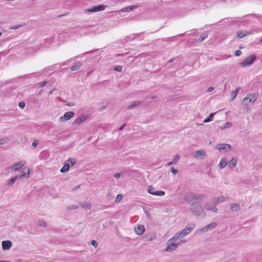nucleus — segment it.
I'll list each match as a JSON object with an SVG mask.
<instances>
[{
  "label": "nucleus",
  "mask_w": 262,
  "mask_h": 262,
  "mask_svg": "<svg viewBox=\"0 0 262 262\" xmlns=\"http://www.w3.org/2000/svg\"><path fill=\"white\" fill-rule=\"evenodd\" d=\"M206 198L207 195L205 194L189 192L186 194L184 196L183 199L187 204L191 205L194 201L202 202L203 200L206 199Z\"/></svg>",
  "instance_id": "1"
},
{
  "label": "nucleus",
  "mask_w": 262,
  "mask_h": 262,
  "mask_svg": "<svg viewBox=\"0 0 262 262\" xmlns=\"http://www.w3.org/2000/svg\"><path fill=\"white\" fill-rule=\"evenodd\" d=\"M201 201H195L191 204L190 209L193 214L196 217L204 218L206 213L202 207Z\"/></svg>",
  "instance_id": "2"
},
{
  "label": "nucleus",
  "mask_w": 262,
  "mask_h": 262,
  "mask_svg": "<svg viewBox=\"0 0 262 262\" xmlns=\"http://www.w3.org/2000/svg\"><path fill=\"white\" fill-rule=\"evenodd\" d=\"M256 58V56L255 54H251L246 57L242 62L240 63V66L242 67H246L251 66L253 64Z\"/></svg>",
  "instance_id": "3"
},
{
  "label": "nucleus",
  "mask_w": 262,
  "mask_h": 262,
  "mask_svg": "<svg viewBox=\"0 0 262 262\" xmlns=\"http://www.w3.org/2000/svg\"><path fill=\"white\" fill-rule=\"evenodd\" d=\"M257 95L256 94H249L243 99V102L245 105H249L253 103L257 99Z\"/></svg>",
  "instance_id": "4"
},
{
  "label": "nucleus",
  "mask_w": 262,
  "mask_h": 262,
  "mask_svg": "<svg viewBox=\"0 0 262 262\" xmlns=\"http://www.w3.org/2000/svg\"><path fill=\"white\" fill-rule=\"evenodd\" d=\"M204 207L205 210H210L213 212H216L218 210L217 208L215 207V205L212 199L205 203Z\"/></svg>",
  "instance_id": "5"
},
{
  "label": "nucleus",
  "mask_w": 262,
  "mask_h": 262,
  "mask_svg": "<svg viewBox=\"0 0 262 262\" xmlns=\"http://www.w3.org/2000/svg\"><path fill=\"white\" fill-rule=\"evenodd\" d=\"M195 224L193 223L188 224L186 227L180 232L182 234V237H184L187 235L195 228Z\"/></svg>",
  "instance_id": "6"
},
{
  "label": "nucleus",
  "mask_w": 262,
  "mask_h": 262,
  "mask_svg": "<svg viewBox=\"0 0 262 262\" xmlns=\"http://www.w3.org/2000/svg\"><path fill=\"white\" fill-rule=\"evenodd\" d=\"M88 117L86 115H82L79 118L76 119L73 123V126L75 129H76V127L82 123L84 122L87 119Z\"/></svg>",
  "instance_id": "7"
},
{
  "label": "nucleus",
  "mask_w": 262,
  "mask_h": 262,
  "mask_svg": "<svg viewBox=\"0 0 262 262\" xmlns=\"http://www.w3.org/2000/svg\"><path fill=\"white\" fill-rule=\"evenodd\" d=\"M148 192L152 195L156 196H163L165 194V192L162 190H155V188L152 186H149L148 187Z\"/></svg>",
  "instance_id": "8"
},
{
  "label": "nucleus",
  "mask_w": 262,
  "mask_h": 262,
  "mask_svg": "<svg viewBox=\"0 0 262 262\" xmlns=\"http://www.w3.org/2000/svg\"><path fill=\"white\" fill-rule=\"evenodd\" d=\"M216 148L221 152H227L231 150V146L228 144H219L216 145Z\"/></svg>",
  "instance_id": "9"
},
{
  "label": "nucleus",
  "mask_w": 262,
  "mask_h": 262,
  "mask_svg": "<svg viewBox=\"0 0 262 262\" xmlns=\"http://www.w3.org/2000/svg\"><path fill=\"white\" fill-rule=\"evenodd\" d=\"M18 179L26 178L28 179L30 176V170L27 167H24L21 169L19 175L16 176Z\"/></svg>",
  "instance_id": "10"
},
{
  "label": "nucleus",
  "mask_w": 262,
  "mask_h": 262,
  "mask_svg": "<svg viewBox=\"0 0 262 262\" xmlns=\"http://www.w3.org/2000/svg\"><path fill=\"white\" fill-rule=\"evenodd\" d=\"M192 156L196 159H203L206 156V153L204 150H198L193 152Z\"/></svg>",
  "instance_id": "11"
},
{
  "label": "nucleus",
  "mask_w": 262,
  "mask_h": 262,
  "mask_svg": "<svg viewBox=\"0 0 262 262\" xmlns=\"http://www.w3.org/2000/svg\"><path fill=\"white\" fill-rule=\"evenodd\" d=\"M74 114V112L72 111L66 112L64 114L63 116L60 117V120L62 122L68 121L73 117Z\"/></svg>",
  "instance_id": "12"
},
{
  "label": "nucleus",
  "mask_w": 262,
  "mask_h": 262,
  "mask_svg": "<svg viewBox=\"0 0 262 262\" xmlns=\"http://www.w3.org/2000/svg\"><path fill=\"white\" fill-rule=\"evenodd\" d=\"M106 7L104 5H97L91 7L90 9H87V11L89 12H96L103 10Z\"/></svg>",
  "instance_id": "13"
},
{
  "label": "nucleus",
  "mask_w": 262,
  "mask_h": 262,
  "mask_svg": "<svg viewBox=\"0 0 262 262\" xmlns=\"http://www.w3.org/2000/svg\"><path fill=\"white\" fill-rule=\"evenodd\" d=\"M216 225L217 224L216 223H211L200 229L199 231L201 232H207L209 230L214 229L216 226Z\"/></svg>",
  "instance_id": "14"
},
{
  "label": "nucleus",
  "mask_w": 262,
  "mask_h": 262,
  "mask_svg": "<svg viewBox=\"0 0 262 262\" xmlns=\"http://www.w3.org/2000/svg\"><path fill=\"white\" fill-rule=\"evenodd\" d=\"M144 33L143 32L137 34H132L129 36L126 37V39L127 41H130L134 40L136 39V36L142 37V38H144Z\"/></svg>",
  "instance_id": "15"
},
{
  "label": "nucleus",
  "mask_w": 262,
  "mask_h": 262,
  "mask_svg": "<svg viewBox=\"0 0 262 262\" xmlns=\"http://www.w3.org/2000/svg\"><path fill=\"white\" fill-rule=\"evenodd\" d=\"M135 233L139 235H142L145 231V227L143 225H139L138 227L134 228Z\"/></svg>",
  "instance_id": "16"
},
{
  "label": "nucleus",
  "mask_w": 262,
  "mask_h": 262,
  "mask_svg": "<svg viewBox=\"0 0 262 262\" xmlns=\"http://www.w3.org/2000/svg\"><path fill=\"white\" fill-rule=\"evenodd\" d=\"M253 34L252 31H239L237 32V36L239 38H242L247 35Z\"/></svg>",
  "instance_id": "17"
},
{
  "label": "nucleus",
  "mask_w": 262,
  "mask_h": 262,
  "mask_svg": "<svg viewBox=\"0 0 262 262\" xmlns=\"http://www.w3.org/2000/svg\"><path fill=\"white\" fill-rule=\"evenodd\" d=\"M2 248L3 250H8L9 249L12 245V243L10 241H4L2 243Z\"/></svg>",
  "instance_id": "18"
},
{
  "label": "nucleus",
  "mask_w": 262,
  "mask_h": 262,
  "mask_svg": "<svg viewBox=\"0 0 262 262\" xmlns=\"http://www.w3.org/2000/svg\"><path fill=\"white\" fill-rule=\"evenodd\" d=\"M178 244L170 243L166 248V251L169 252L174 251L178 246Z\"/></svg>",
  "instance_id": "19"
},
{
  "label": "nucleus",
  "mask_w": 262,
  "mask_h": 262,
  "mask_svg": "<svg viewBox=\"0 0 262 262\" xmlns=\"http://www.w3.org/2000/svg\"><path fill=\"white\" fill-rule=\"evenodd\" d=\"M237 162V158L233 157L232 158L228 163V166L231 168L233 169L235 168L236 166Z\"/></svg>",
  "instance_id": "20"
},
{
  "label": "nucleus",
  "mask_w": 262,
  "mask_h": 262,
  "mask_svg": "<svg viewBox=\"0 0 262 262\" xmlns=\"http://www.w3.org/2000/svg\"><path fill=\"white\" fill-rule=\"evenodd\" d=\"M156 238V235L154 233H150L144 235L143 239L145 241H151Z\"/></svg>",
  "instance_id": "21"
},
{
  "label": "nucleus",
  "mask_w": 262,
  "mask_h": 262,
  "mask_svg": "<svg viewBox=\"0 0 262 262\" xmlns=\"http://www.w3.org/2000/svg\"><path fill=\"white\" fill-rule=\"evenodd\" d=\"M24 165L22 161H19L11 167L12 170H19Z\"/></svg>",
  "instance_id": "22"
},
{
  "label": "nucleus",
  "mask_w": 262,
  "mask_h": 262,
  "mask_svg": "<svg viewBox=\"0 0 262 262\" xmlns=\"http://www.w3.org/2000/svg\"><path fill=\"white\" fill-rule=\"evenodd\" d=\"M226 199L224 196L218 197V198H214L212 199V200L215 204V206L221 203H222L225 201Z\"/></svg>",
  "instance_id": "23"
},
{
  "label": "nucleus",
  "mask_w": 262,
  "mask_h": 262,
  "mask_svg": "<svg viewBox=\"0 0 262 262\" xmlns=\"http://www.w3.org/2000/svg\"><path fill=\"white\" fill-rule=\"evenodd\" d=\"M82 66V63L81 61H78L75 64H74L72 67L71 68V70L72 71H75L81 68V67Z\"/></svg>",
  "instance_id": "24"
},
{
  "label": "nucleus",
  "mask_w": 262,
  "mask_h": 262,
  "mask_svg": "<svg viewBox=\"0 0 262 262\" xmlns=\"http://www.w3.org/2000/svg\"><path fill=\"white\" fill-rule=\"evenodd\" d=\"M227 165V161L225 158H223L221 160L218 166L220 168L223 169Z\"/></svg>",
  "instance_id": "25"
},
{
  "label": "nucleus",
  "mask_w": 262,
  "mask_h": 262,
  "mask_svg": "<svg viewBox=\"0 0 262 262\" xmlns=\"http://www.w3.org/2000/svg\"><path fill=\"white\" fill-rule=\"evenodd\" d=\"M70 169V164L69 163L66 162L64 163L63 166L60 169V172L61 173H64L68 172Z\"/></svg>",
  "instance_id": "26"
},
{
  "label": "nucleus",
  "mask_w": 262,
  "mask_h": 262,
  "mask_svg": "<svg viewBox=\"0 0 262 262\" xmlns=\"http://www.w3.org/2000/svg\"><path fill=\"white\" fill-rule=\"evenodd\" d=\"M18 177H17V176H14L12 178H11V179H10L8 181V183H7V186L8 187H11L13 186V185L14 184V183H15V182L16 181L17 179H18Z\"/></svg>",
  "instance_id": "27"
},
{
  "label": "nucleus",
  "mask_w": 262,
  "mask_h": 262,
  "mask_svg": "<svg viewBox=\"0 0 262 262\" xmlns=\"http://www.w3.org/2000/svg\"><path fill=\"white\" fill-rule=\"evenodd\" d=\"M230 208L232 211L236 212L240 209V206L238 204L232 203L230 205Z\"/></svg>",
  "instance_id": "28"
},
{
  "label": "nucleus",
  "mask_w": 262,
  "mask_h": 262,
  "mask_svg": "<svg viewBox=\"0 0 262 262\" xmlns=\"http://www.w3.org/2000/svg\"><path fill=\"white\" fill-rule=\"evenodd\" d=\"M137 8V6H130L123 8L121 9V12H129L133 10L134 9Z\"/></svg>",
  "instance_id": "29"
},
{
  "label": "nucleus",
  "mask_w": 262,
  "mask_h": 262,
  "mask_svg": "<svg viewBox=\"0 0 262 262\" xmlns=\"http://www.w3.org/2000/svg\"><path fill=\"white\" fill-rule=\"evenodd\" d=\"M140 103H141V101H135L133 103H132L127 107V108L128 109V110L132 109L134 107H135V106H136L138 105L139 104H140Z\"/></svg>",
  "instance_id": "30"
},
{
  "label": "nucleus",
  "mask_w": 262,
  "mask_h": 262,
  "mask_svg": "<svg viewBox=\"0 0 262 262\" xmlns=\"http://www.w3.org/2000/svg\"><path fill=\"white\" fill-rule=\"evenodd\" d=\"M182 234H181L180 232H178L177 233H176L174 234V235L171 238H170L169 241H168V243H170V242L172 241H174V240H177V239H178L179 238H182Z\"/></svg>",
  "instance_id": "31"
},
{
  "label": "nucleus",
  "mask_w": 262,
  "mask_h": 262,
  "mask_svg": "<svg viewBox=\"0 0 262 262\" xmlns=\"http://www.w3.org/2000/svg\"><path fill=\"white\" fill-rule=\"evenodd\" d=\"M215 113H212L210 114L209 116L207 118H206L203 121V122L204 123H208V122L211 121L213 120V116L215 115Z\"/></svg>",
  "instance_id": "32"
},
{
  "label": "nucleus",
  "mask_w": 262,
  "mask_h": 262,
  "mask_svg": "<svg viewBox=\"0 0 262 262\" xmlns=\"http://www.w3.org/2000/svg\"><path fill=\"white\" fill-rule=\"evenodd\" d=\"M239 89V88H237L234 91L232 92V93H231V100H233L235 99V98L236 97V96L237 95Z\"/></svg>",
  "instance_id": "33"
},
{
  "label": "nucleus",
  "mask_w": 262,
  "mask_h": 262,
  "mask_svg": "<svg viewBox=\"0 0 262 262\" xmlns=\"http://www.w3.org/2000/svg\"><path fill=\"white\" fill-rule=\"evenodd\" d=\"M45 128L49 130H52L54 128V126L53 123L51 122H49L45 125Z\"/></svg>",
  "instance_id": "34"
},
{
  "label": "nucleus",
  "mask_w": 262,
  "mask_h": 262,
  "mask_svg": "<svg viewBox=\"0 0 262 262\" xmlns=\"http://www.w3.org/2000/svg\"><path fill=\"white\" fill-rule=\"evenodd\" d=\"M208 37V33H204L203 35L200 36V37L198 39L199 42L203 41L204 40H205L206 38H207Z\"/></svg>",
  "instance_id": "35"
},
{
  "label": "nucleus",
  "mask_w": 262,
  "mask_h": 262,
  "mask_svg": "<svg viewBox=\"0 0 262 262\" xmlns=\"http://www.w3.org/2000/svg\"><path fill=\"white\" fill-rule=\"evenodd\" d=\"M79 205L82 208H86L88 209H91V205L86 203H80Z\"/></svg>",
  "instance_id": "36"
},
{
  "label": "nucleus",
  "mask_w": 262,
  "mask_h": 262,
  "mask_svg": "<svg viewBox=\"0 0 262 262\" xmlns=\"http://www.w3.org/2000/svg\"><path fill=\"white\" fill-rule=\"evenodd\" d=\"M37 225L38 226H40V227H47V224L46 223V222L44 221H42V220L38 221L37 222Z\"/></svg>",
  "instance_id": "37"
},
{
  "label": "nucleus",
  "mask_w": 262,
  "mask_h": 262,
  "mask_svg": "<svg viewBox=\"0 0 262 262\" xmlns=\"http://www.w3.org/2000/svg\"><path fill=\"white\" fill-rule=\"evenodd\" d=\"M69 161L71 162V166H73L76 163V160L74 158H69L68 160L66 161L67 163H69Z\"/></svg>",
  "instance_id": "38"
},
{
  "label": "nucleus",
  "mask_w": 262,
  "mask_h": 262,
  "mask_svg": "<svg viewBox=\"0 0 262 262\" xmlns=\"http://www.w3.org/2000/svg\"><path fill=\"white\" fill-rule=\"evenodd\" d=\"M122 197L123 195L121 194H118L116 198L115 202L119 203L122 199Z\"/></svg>",
  "instance_id": "39"
},
{
  "label": "nucleus",
  "mask_w": 262,
  "mask_h": 262,
  "mask_svg": "<svg viewBox=\"0 0 262 262\" xmlns=\"http://www.w3.org/2000/svg\"><path fill=\"white\" fill-rule=\"evenodd\" d=\"M231 126H232V124L229 122H227L225 123L224 127L223 128L222 127V129H226V128H229Z\"/></svg>",
  "instance_id": "40"
},
{
  "label": "nucleus",
  "mask_w": 262,
  "mask_h": 262,
  "mask_svg": "<svg viewBox=\"0 0 262 262\" xmlns=\"http://www.w3.org/2000/svg\"><path fill=\"white\" fill-rule=\"evenodd\" d=\"M8 140L9 139L7 138L0 139V145L7 143Z\"/></svg>",
  "instance_id": "41"
},
{
  "label": "nucleus",
  "mask_w": 262,
  "mask_h": 262,
  "mask_svg": "<svg viewBox=\"0 0 262 262\" xmlns=\"http://www.w3.org/2000/svg\"><path fill=\"white\" fill-rule=\"evenodd\" d=\"M77 208H78V206L75 205H71L70 206L68 207V209L69 210H72Z\"/></svg>",
  "instance_id": "42"
},
{
  "label": "nucleus",
  "mask_w": 262,
  "mask_h": 262,
  "mask_svg": "<svg viewBox=\"0 0 262 262\" xmlns=\"http://www.w3.org/2000/svg\"><path fill=\"white\" fill-rule=\"evenodd\" d=\"M39 143V141L38 140H34L33 142H32V146L34 148H35L37 145Z\"/></svg>",
  "instance_id": "43"
},
{
  "label": "nucleus",
  "mask_w": 262,
  "mask_h": 262,
  "mask_svg": "<svg viewBox=\"0 0 262 262\" xmlns=\"http://www.w3.org/2000/svg\"><path fill=\"white\" fill-rule=\"evenodd\" d=\"M114 70L118 72H121L122 70V67L120 66H116L114 68Z\"/></svg>",
  "instance_id": "44"
},
{
  "label": "nucleus",
  "mask_w": 262,
  "mask_h": 262,
  "mask_svg": "<svg viewBox=\"0 0 262 262\" xmlns=\"http://www.w3.org/2000/svg\"><path fill=\"white\" fill-rule=\"evenodd\" d=\"M22 26H23V25H17L14 26H12L10 28L11 29L16 30V29L21 28Z\"/></svg>",
  "instance_id": "45"
},
{
  "label": "nucleus",
  "mask_w": 262,
  "mask_h": 262,
  "mask_svg": "<svg viewBox=\"0 0 262 262\" xmlns=\"http://www.w3.org/2000/svg\"><path fill=\"white\" fill-rule=\"evenodd\" d=\"M180 156L179 155H176L173 158V162L174 163H176L178 161V160L180 159Z\"/></svg>",
  "instance_id": "46"
},
{
  "label": "nucleus",
  "mask_w": 262,
  "mask_h": 262,
  "mask_svg": "<svg viewBox=\"0 0 262 262\" xmlns=\"http://www.w3.org/2000/svg\"><path fill=\"white\" fill-rule=\"evenodd\" d=\"M91 245L95 247H97V246H98V243L96 241L93 239L92 240L91 242Z\"/></svg>",
  "instance_id": "47"
},
{
  "label": "nucleus",
  "mask_w": 262,
  "mask_h": 262,
  "mask_svg": "<svg viewBox=\"0 0 262 262\" xmlns=\"http://www.w3.org/2000/svg\"><path fill=\"white\" fill-rule=\"evenodd\" d=\"M170 171L174 174H177L178 172V170L175 169L173 167H171L170 168Z\"/></svg>",
  "instance_id": "48"
},
{
  "label": "nucleus",
  "mask_w": 262,
  "mask_h": 262,
  "mask_svg": "<svg viewBox=\"0 0 262 262\" xmlns=\"http://www.w3.org/2000/svg\"><path fill=\"white\" fill-rule=\"evenodd\" d=\"M18 106L21 108H24L25 106V103L24 101L19 102L18 103Z\"/></svg>",
  "instance_id": "49"
},
{
  "label": "nucleus",
  "mask_w": 262,
  "mask_h": 262,
  "mask_svg": "<svg viewBox=\"0 0 262 262\" xmlns=\"http://www.w3.org/2000/svg\"><path fill=\"white\" fill-rule=\"evenodd\" d=\"M47 83V81H43L39 83V86L40 87H43V86H45L46 85Z\"/></svg>",
  "instance_id": "50"
},
{
  "label": "nucleus",
  "mask_w": 262,
  "mask_h": 262,
  "mask_svg": "<svg viewBox=\"0 0 262 262\" xmlns=\"http://www.w3.org/2000/svg\"><path fill=\"white\" fill-rule=\"evenodd\" d=\"M241 53H242V52H241V51H239V50H237V51H235V55L236 56H239V55L241 54Z\"/></svg>",
  "instance_id": "51"
},
{
  "label": "nucleus",
  "mask_w": 262,
  "mask_h": 262,
  "mask_svg": "<svg viewBox=\"0 0 262 262\" xmlns=\"http://www.w3.org/2000/svg\"><path fill=\"white\" fill-rule=\"evenodd\" d=\"M120 176H121L120 173H116L115 174H114V177L117 179L120 178Z\"/></svg>",
  "instance_id": "52"
},
{
  "label": "nucleus",
  "mask_w": 262,
  "mask_h": 262,
  "mask_svg": "<svg viewBox=\"0 0 262 262\" xmlns=\"http://www.w3.org/2000/svg\"><path fill=\"white\" fill-rule=\"evenodd\" d=\"M80 185H77V186H75V187H74V188H73L72 190H73V191H76V190H78V189L80 188Z\"/></svg>",
  "instance_id": "53"
},
{
  "label": "nucleus",
  "mask_w": 262,
  "mask_h": 262,
  "mask_svg": "<svg viewBox=\"0 0 262 262\" xmlns=\"http://www.w3.org/2000/svg\"><path fill=\"white\" fill-rule=\"evenodd\" d=\"M66 105H67L68 106H73L75 105V103H67L66 104Z\"/></svg>",
  "instance_id": "54"
},
{
  "label": "nucleus",
  "mask_w": 262,
  "mask_h": 262,
  "mask_svg": "<svg viewBox=\"0 0 262 262\" xmlns=\"http://www.w3.org/2000/svg\"><path fill=\"white\" fill-rule=\"evenodd\" d=\"M72 60V59H71L69 60H67L66 61L64 62L63 63H62V65L63 64H67L69 62H70Z\"/></svg>",
  "instance_id": "55"
},
{
  "label": "nucleus",
  "mask_w": 262,
  "mask_h": 262,
  "mask_svg": "<svg viewBox=\"0 0 262 262\" xmlns=\"http://www.w3.org/2000/svg\"><path fill=\"white\" fill-rule=\"evenodd\" d=\"M213 90V87H209L208 90H207V92H211L212 90Z\"/></svg>",
  "instance_id": "56"
},
{
  "label": "nucleus",
  "mask_w": 262,
  "mask_h": 262,
  "mask_svg": "<svg viewBox=\"0 0 262 262\" xmlns=\"http://www.w3.org/2000/svg\"><path fill=\"white\" fill-rule=\"evenodd\" d=\"M255 16L256 17H258V15L257 14H249V15H247V16Z\"/></svg>",
  "instance_id": "57"
},
{
  "label": "nucleus",
  "mask_w": 262,
  "mask_h": 262,
  "mask_svg": "<svg viewBox=\"0 0 262 262\" xmlns=\"http://www.w3.org/2000/svg\"><path fill=\"white\" fill-rule=\"evenodd\" d=\"M173 163H174V162H173V161H171V162H169L167 163L166 164V165H167V166H170V165H172V164H173Z\"/></svg>",
  "instance_id": "58"
},
{
  "label": "nucleus",
  "mask_w": 262,
  "mask_h": 262,
  "mask_svg": "<svg viewBox=\"0 0 262 262\" xmlns=\"http://www.w3.org/2000/svg\"><path fill=\"white\" fill-rule=\"evenodd\" d=\"M124 126H125V124H123L122 125H121V126L119 128V131L121 130L123 128V127H124Z\"/></svg>",
  "instance_id": "59"
},
{
  "label": "nucleus",
  "mask_w": 262,
  "mask_h": 262,
  "mask_svg": "<svg viewBox=\"0 0 262 262\" xmlns=\"http://www.w3.org/2000/svg\"><path fill=\"white\" fill-rule=\"evenodd\" d=\"M136 39H138L139 40H142L143 38H142V37H140V36H136Z\"/></svg>",
  "instance_id": "60"
},
{
  "label": "nucleus",
  "mask_w": 262,
  "mask_h": 262,
  "mask_svg": "<svg viewBox=\"0 0 262 262\" xmlns=\"http://www.w3.org/2000/svg\"><path fill=\"white\" fill-rule=\"evenodd\" d=\"M156 98V96H154L152 97H151V99H155Z\"/></svg>",
  "instance_id": "61"
},
{
  "label": "nucleus",
  "mask_w": 262,
  "mask_h": 262,
  "mask_svg": "<svg viewBox=\"0 0 262 262\" xmlns=\"http://www.w3.org/2000/svg\"><path fill=\"white\" fill-rule=\"evenodd\" d=\"M91 140V138H89V140H88V141H90Z\"/></svg>",
  "instance_id": "62"
},
{
  "label": "nucleus",
  "mask_w": 262,
  "mask_h": 262,
  "mask_svg": "<svg viewBox=\"0 0 262 262\" xmlns=\"http://www.w3.org/2000/svg\"><path fill=\"white\" fill-rule=\"evenodd\" d=\"M1 35H2V33H0V36H1Z\"/></svg>",
  "instance_id": "63"
},
{
  "label": "nucleus",
  "mask_w": 262,
  "mask_h": 262,
  "mask_svg": "<svg viewBox=\"0 0 262 262\" xmlns=\"http://www.w3.org/2000/svg\"><path fill=\"white\" fill-rule=\"evenodd\" d=\"M260 41L262 42V38L261 39Z\"/></svg>",
  "instance_id": "64"
}]
</instances>
